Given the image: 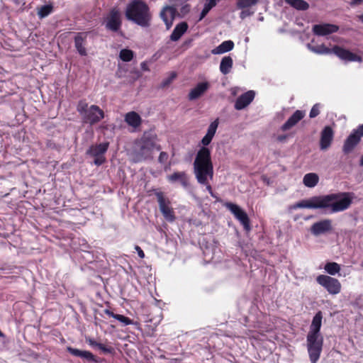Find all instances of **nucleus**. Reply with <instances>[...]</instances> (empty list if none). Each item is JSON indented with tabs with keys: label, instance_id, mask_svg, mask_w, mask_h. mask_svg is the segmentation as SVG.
<instances>
[{
	"label": "nucleus",
	"instance_id": "obj_36",
	"mask_svg": "<svg viewBox=\"0 0 363 363\" xmlns=\"http://www.w3.org/2000/svg\"><path fill=\"white\" fill-rule=\"evenodd\" d=\"M53 6L52 4H45L40 8H38V16L39 18L42 19L49 16L53 11Z\"/></svg>",
	"mask_w": 363,
	"mask_h": 363
},
{
	"label": "nucleus",
	"instance_id": "obj_37",
	"mask_svg": "<svg viewBox=\"0 0 363 363\" xmlns=\"http://www.w3.org/2000/svg\"><path fill=\"white\" fill-rule=\"evenodd\" d=\"M218 0H208V2L205 3L203 8L200 13L199 21H201L210 11V10L216 6Z\"/></svg>",
	"mask_w": 363,
	"mask_h": 363
},
{
	"label": "nucleus",
	"instance_id": "obj_25",
	"mask_svg": "<svg viewBox=\"0 0 363 363\" xmlns=\"http://www.w3.org/2000/svg\"><path fill=\"white\" fill-rule=\"evenodd\" d=\"M209 84L207 82L198 83L194 88H193L188 95V99L190 101L195 100L199 98L205 91L208 90Z\"/></svg>",
	"mask_w": 363,
	"mask_h": 363
},
{
	"label": "nucleus",
	"instance_id": "obj_19",
	"mask_svg": "<svg viewBox=\"0 0 363 363\" xmlns=\"http://www.w3.org/2000/svg\"><path fill=\"white\" fill-rule=\"evenodd\" d=\"M177 13V9L171 6H166L160 11V18L165 23L167 29H169L172 26Z\"/></svg>",
	"mask_w": 363,
	"mask_h": 363
},
{
	"label": "nucleus",
	"instance_id": "obj_51",
	"mask_svg": "<svg viewBox=\"0 0 363 363\" xmlns=\"http://www.w3.org/2000/svg\"><path fill=\"white\" fill-rule=\"evenodd\" d=\"M141 68L143 69V70H147L148 69L146 67V64L145 62H142L141 64Z\"/></svg>",
	"mask_w": 363,
	"mask_h": 363
},
{
	"label": "nucleus",
	"instance_id": "obj_21",
	"mask_svg": "<svg viewBox=\"0 0 363 363\" xmlns=\"http://www.w3.org/2000/svg\"><path fill=\"white\" fill-rule=\"evenodd\" d=\"M67 351L74 357H80L83 359H85L89 363H98L96 357L89 351L86 350H80L77 348H74L72 347H67Z\"/></svg>",
	"mask_w": 363,
	"mask_h": 363
},
{
	"label": "nucleus",
	"instance_id": "obj_32",
	"mask_svg": "<svg viewBox=\"0 0 363 363\" xmlns=\"http://www.w3.org/2000/svg\"><path fill=\"white\" fill-rule=\"evenodd\" d=\"M86 341L89 343L90 346L99 348L104 354H113L114 352V349L112 347H107L102 343L97 342L95 340L92 338H86Z\"/></svg>",
	"mask_w": 363,
	"mask_h": 363
},
{
	"label": "nucleus",
	"instance_id": "obj_34",
	"mask_svg": "<svg viewBox=\"0 0 363 363\" xmlns=\"http://www.w3.org/2000/svg\"><path fill=\"white\" fill-rule=\"evenodd\" d=\"M285 2L298 11H306L309 8L308 3L304 0H285Z\"/></svg>",
	"mask_w": 363,
	"mask_h": 363
},
{
	"label": "nucleus",
	"instance_id": "obj_45",
	"mask_svg": "<svg viewBox=\"0 0 363 363\" xmlns=\"http://www.w3.org/2000/svg\"><path fill=\"white\" fill-rule=\"evenodd\" d=\"M46 147L52 150L57 149V147L56 143L52 140H48L46 141Z\"/></svg>",
	"mask_w": 363,
	"mask_h": 363
},
{
	"label": "nucleus",
	"instance_id": "obj_38",
	"mask_svg": "<svg viewBox=\"0 0 363 363\" xmlns=\"http://www.w3.org/2000/svg\"><path fill=\"white\" fill-rule=\"evenodd\" d=\"M119 56L123 62H130L134 57V52L129 49H123L121 50Z\"/></svg>",
	"mask_w": 363,
	"mask_h": 363
},
{
	"label": "nucleus",
	"instance_id": "obj_42",
	"mask_svg": "<svg viewBox=\"0 0 363 363\" xmlns=\"http://www.w3.org/2000/svg\"><path fill=\"white\" fill-rule=\"evenodd\" d=\"M320 104H315L313 106V107L311 109L309 117L311 118H313L316 116H318L320 114Z\"/></svg>",
	"mask_w": 363,
	"mask_h": 363
},
{
	"label": "nucleus",
	"instance_id": "obj_56",
	"mask_svg": "<svg viewBox=\"0 0 363 363\" xmlns=\"http://www.w3.org/2000/svg\"><path fill=\"white\" fill-rule=\"evenodd\" d=\"M0 337H4V334L0 330Z\"/></svg>",
	"mask_w": 363,
	"mask_h": 363
},
{
	"label": "nucleus",
	"instance_id": "obj_8",
	"mask_svg": "<svg viewBox=\"0 0 363 363\" xmlns=\"http://www.w3.org/2000/svg\"><path fill=\"white\" fill-rule=\"evenodd\" d=\"M159 208L166 220L173 222L176 217L173 208L171 207L169 199L164 195L162 191H156Z\"/></svg>",
	"mask_w": 363,
	"mask_h": 363
},
{
	"label": "nucleus",
	"instance_id": "obj_26",
	"mask_svg": "<svg viewBox=\"0 0 363 363\" xmlns=\"http://www.w3.org/2000/svg\"><path fill=\"white\" fill-rule=\"evenodd\" d=\"M323 313L322 311H318L313 318L308 333L321 334L320 328L322 325Z\"/></svg>",
	"mask_w": 363,
	"mask_h": 363
},
{
	"label": "nucleus",
	"instance_id": "obj_3",
	"mask_svg": "<svg viewBox=\"0 0 363 363\" xmlns=\"http://www.w3.org/2000/svg\"><path fill=\"white\" fill-rule=\"evenodd\" d=\"M125 16L127 20L142 28L151 26L152 15L147 4L143 0H132L126 6Z\"/></svg>",
	"mask_w": 363,
	"mask_h": 363
},
{
	"label": "nucleus",
	"instance_id": "obj_49",
	"mask_svg": "<svg viewBox=\"0 0 363 363\" xmlns=\"http://www.w3.org/2000/svg\"><path fill=\"white\" fill-rule=\"evenodd\" d=\"M287 138L286 135H279L278 136V140L280 142L284 141Z\"/></svg>",
	"mask_w": 363,
	"mask_h": 363
},
{
	"label": "nucleus",
	"instance_id": "obj_2",
	"mask_svg": "<svg viewBox=\"0 0 363 363\" xmlns=\"http://www.w3.org/2000/svg\"><path fill=\"white\" fill-rule=\"evenodd\" d=\"M194 173L199 184L206 186L210 194H213V189L208 179L213 177V164L211 160V150L208 147H201L197 152L194 163Z\"/></svg>",
	"mask_w": 363,
	"mask_h": 363
},
{
	"label": "nucleus",
	"instance_id": "obj_10",
	"mask_svg": "<svg viewBox=\"0 0 363 363\" xmlns=\"http://www.w3.org/2000/svg\"><path fill=\"white\" fill-rule=\"evenodd\" d=\"M316 281L318 284L323 286L330 294L335 295L340 292L341 284L335 278L320 274L317 277Z\"/></svg>",
	"mask_w": 363,
	"mask_h": 363
},
{
	"label": "nucleus",
	"instance_id": "obj_41",
	"mask_svg": "<svg viewBox=\"0 0 363 363\" xmlns=\"http://www.w3.org/2000/svg\"><path fill=\"white\" fill-rule=\"evenodd\" d=\"M177 77V73L175 72H172L169 74V76L162 80L161 82L160 87V88H165L168 86L172 81L176 79Z\"/></svg>",
	"mask_w": 363,
	"mask_h": 363
},
{
	"label": "nucleus",
	"instance_id": "obj_28",
	"mask_svg": "<svg viewBox=\"0 0 363 363\" xmlns=\"http://www.w3.org/2000/svg\"><path fill=\"white\" fill-rule=\"evenodd\" d=\"M125 122L133 128H138L141 124V118L140 115L135 112L131 111L125 114Z\"/></svg>",
	"mask_w": 363,
	"mask_h": 363
},
{
	"label": "nucleus",
	"instance_id": "obj_18",
	"mask_svg": "<svg viewBox=\"0 0 363 363\" xmlns=\"http://www.w3.org/2000/svg\"><path fill=\"white\" fill-rule=\"evenodd\" d=\"M334 137V131L333 128L326 125L323 128L320 133V148L322 150L328 149L333 140Z\"/></svg>",
	"mask_w": 363,
	"mask_h": 363
},
{
	"label": "nucleus",
	"instance_id": "obj_52",
	"mask_svg": "<svg viewBox=\"0 0 363 363\" xmlns=\"http://www.w3.org/2000/svg\"><path fill=\"white\" fill-rule=\"evenodd\" d=\"M359 165L363 166V155H362L359 158Z\"/></svg>",
	"mask_w": 363,
	"mask_h": 363
},
{
	"label": "nucleus",
	"instance_id": "obj_35",
	"mask_svg": "<svg viewBox=\"0 0 363 363\" xmlns=\"http://www.w3.org/2000/svg\"><path fill=\"white\" fill-rule=\"evenodd\" d=\"M340 269V265L335 262H328L325 264L324 267L325 272L331 276H334L339 273Z\"/></svg>",
	"mask_w": 363,
	"mask_h": 363
},
{
	"label": "nucleus",
	"instance_id": "obj_20",
	"mask_svg": "<svg viewBox=\"0 0 363 363\" xmlns=\"http://www.w3.org/2000/svg\"><path fill=\"white\" fill-rule=\"evenodd\" d=\"M255 93L250 90L245 92L238 97L235 102L234 107L236 110H242L247 107L254 99Z\"/></svg>",
	"mask_w": 363,
	"mask_h": 363
},
{
	"label": "nucleus",
	"instance_id": "obj_11",
	"mask_svg": "<svg viewBox=\"0 0 363 363\" xmlns=\"http://www.w3.org/2000/svg\"><path fill=\"white\" fill-rule=\"evenodd\" d=\"M362 136H363V124L359 125L357 130H354L346 138L342 147L344 154L347 155L350 153L359 143Z\"/></svg>",
	"mask_w": 363,
	"mask_h": 363
},
{
	"label": "nucleus",
	"instance_id": "obj_24",
	"mask_svg": "<svg viewBox=\"0 0 363 363\" xmlns=\"http://www.w3.org/2000/svg\"><path fill=\"white\" fill-rule=\"evenodd\" d=\"M167 179L171 183L179 182L184 188L189 186V177L185 172H175L168 175Z\"/></svg>",
	"mask_w": 363,
	"mask_h": 363
},
{
	"label": "nucleus",
	"instance_id": "obj_5",
	"mask_svg": "<svg viewBox=\"0 0 363 363\" xmlns=\"http://www.w3.org/2000/svg\"><path fill=\"white\" fill-rule=\"evenodd\" d=\"M77 111L82 117L84 124L93 125L104 118V112L97 105L88 107L85 99L79 100L77 105Z\"/></svg>",
	"mask_w": 363,
	"mask_h": 363
},
{
	"label": "nucleus",
	"instance_id": "obj_53",
	"mask_svg": "<svg viewBox=\"0 0 363 363\" xmlns=\"http://www.w3.org/2000/svg\"><path fill=\"white\" fill-rule=\"evenodd\" d=\"M213 198H215L217 200L218 199V196L213 191V194H210Z\"/></svg>",
	"mask_w": 363,
	"mask_h": 363
},
{
	"label": "nucleus",
	"instance_id": "obj_39",
	"mask_svg": "<svg viewBox=\"0 0 363 363\" xmlns=\"http://www.w3.org/2000/svg\"><path fill=\"white\" fill-rule=\"evenodd\" d=\"M225 207L236 217L242 211H243L238 205L227 202L225 203Z\"/></svg>",
	"mask_w": 363,
	"mask_h": 363
},
{
	"label": "nucleus",
	"instance_id": "obj_43",
	"mask_svg": "<svg viewBox=\"0 0 363 363\" xmlns=\"http://www.w3.org/2000/svg\"><path fill=\"white\" fill-rule=\"evenodd\" d=\"M169 155L166 152H161L158 157V162L162 164H164L167 162Z\"/></svg>",
	"mask_w": 363,
	"mask_h": 363
},
{
	"label": "nucleus",
	"instance_id": "obj_48",
	"mask_svg": "<svg viewBox=\"0 0 363 363\" xmlns=\"http://www.w3.org/2000/svg\"><path fill=\"white\" fill-rule=\"evenodd\" d=\"M104 313L108 315L109 317H111V318H116L117 314L116 313H114L113 311H111V310L108 309V308H106L104 311Z\"/></svg>",
	"mask_w": 363,
	"mask_h": 363
},
{
	"label": "nucleus",
	"instance_id": "obj_33",
	"mask_svg": "<svg viewBox=\"0 0 363 363\" xmlns=\"http://www.w3.org/2000/svg\"><path fill=\"white\" fill-rule=\"evenodd\" d=\"M240 223L242 225L243 228L245 232L249 233L252 230V227L250 225V220L247 213L245 211H242L236 217Z\"/></svg>",
	"mask_w": 363,
	"mask_h": 363
},
{
	"label": "nucleus",
	"instance_id": "obj_1",
	"mask_svg": "<svg viewBox=\"0 0 363 363\" xmlns=\"http://www.w3.org/2000/svg\"><path fill=\"white\" fill-rule=\"evenodd\" d=\"M352 203V196L350 193L338 192L301 200L291 205L290 209H320L324 214H332L347 209Z\"/></svg>",
	"mask_w": 363,
	"mask_h": 363
},
{
	"label": "nucleus",
	"instance_id": "obj_16",
	"mask_svg": "<svg viewBox=\"0 0 363 363\" xmlns=\"http://www.w3.org/2000/svg\"><path fill=\"white\" fill-rule=\"evenodd\" d=\"M339 26L335 24H315L313 26V33L318 36H325L337 32Z\"/></svg>",
	"mask_w": 363,
	"mask_h": 363
},
{
	"label": "nucleus",
	"instance_id": "obj_14",
	"mask_svg": "<svg viewBox=\"0 0 363 363\" xmlns=\"http://www.w3.org/2000/svg\"><path fill=\"white\" fill-rule=\"evenodd\" d=\"M259 1V0H236V8L241 10L240 18L243 20L252 16L255 11H251L250 9L256 6Z\"/></svg>",
	"mask_w": 363,
	"mask_h": 363
},
{
	"label": "nucleus",
	"instance_id": "obj_55",
	"mask_svg": "<svg viewBox=\"0 0 363 363\" xmlns=\"http://www.w3.org/2000/svg\"><path fill=\"white\" fill-rule=\"evenodd\" d=\"M358 18H359L360 21H363V14L359 15Z\"/></svg>",
	"mask_w": 363,
	"mask_h": 363
},
{
	"label": "nucleus",
	"instance_id": "obj_50",
	"mask_svg": "<svg viewBox=\"0 0 363 363\" xmlns=\"http://www.w3.org/2000/svg\"><path fill=\"white\" fill-rule=\"evenodd\" d=\"M363 2V0H352L351 2L352 5L360 4Z\"/></svg>",
	"mask_w": 363,
	"mask_h": 363
},
{
	"label": "nucleus",
	"instance_id": "obj_13",
	"mask_svg": "<svg viewBox=\"0 0 363 363\" xmlns=\"http://www.w3.org/2000/svg\"><path fill=\"white\" fill-rule=\"evenodd\" d=\"M152 150L135 141L133 150V155L136 162L152 160Z\"/></svg>",
	"mask_w": 363,
	"mask_h": 363
},
{
	"label": "nucleus",
	"instance_id": "obj_22",
	"mask_svg": "<svg viewBox=\"0 0 363 363\" xmlns=\"http://www.w3.org/2000/svg\"><path fill=\"white\" fill-rule=\"evenodd\" d=\"M305 116V111L301 110H296L281 126L282 131H286L295 126Z\"/></svg>",
	"mask_w": 363,
	"mask_h": 363
},
{
	"label": "nucleus",
	"instance_id": "obj_29",
	"mask_svg": "<svg viewBox=\"0 0 363 363\" xmlns=\"http://www.w3.org/2000/svg\"><path fill=\"white\" fill-rule=\"evenodd\" d=\"M234 48V43L229 40L221 43L218 46L212 50L214 55H220L232 50Z\"/></svg>",
	"mask_w": 363,
	"mask_h": 363
},
{
	"label": "nucleus",
	"instance_id": "obj_40",
	"mask_svg": "<svg viewBox=\"0 0 363 363\" xmlns=\"http://www.w3.org/2000/svg\"><path fill=\"white\" fill-rule=\"evenodd\" d=\"M115 319L123 323L124 325L138 324L137 322H134L133 320L130 319V318L120 314H117Z\"/></svg>",
	"mask_w": 363,
	"mask_h": 363
},
{
	"label": "nucleus",
	"instance_id": "obj_30",
	"mask_svg": "<svg viewBox=\"0 0 363 363\" xmlns=\"http://www.w3.org/2000/svg\"><path fill=\"white\" fill-rule=\"evenodd\" d=\"M233 65V60L230 56H225L222 58L220 64V72L223 74H228Z\"/></svg>",
	"mask_w": 363,
	"mask_h": 363
},
{
	"label": "nucleus",
	"instance_id": "obj_4",
	"mask_svg": "<svg viewBox=\"0 0 363 363\" xmlns=\"http://www.w3.org/2000/svg\"><path fill=\"white\" fill-rule=\"evenodd\" d=\"M307 48L311 52L318 55L334 54L340 60L346 62L362 61V57L360 56L339 45H334L332 48H328L324 44L313 45L311 43H308Z\"/></svg>",
	"mask_w": 363,
	"mask_h": 363
},
{
	"label": "nucleus",
	"instance_id": "obj_54",
	"mask_svg": "<svg viewBox=\"0 0 363 363\" xmlns=\"http://www.w3.org/2000/svg\"><path fill=\"white\" fill-rule=\"evenodd\" d=\"M16 5H19L21 4V1L19 0H12Z\"/></svg>",
	"mask_w": 363,
	"mask_h": 363
},
{
	"label": "nucleus",
	"instance_id": "obj_23",
	"mask_svg": "<svg viewBox=\"0 0 363 363\" xmlns=\"http://www.w3.org/2000/svg\"><path fill=\"white\" fill-rule=\"evenodd\" d=\"M218 124V118H216L214 121L211 123L208 128L206 134L201 140V144L203 145L202 147H208L207 146L211 143L216 134Z\"/></svg>",
	"mask_w": 363,
	"mask_h": 363
},
{
	"label": "nucleus",
	"instance_id": "obj_7",
	"mask_svg": "<svg viewBox=\"0 0 363 363\" xmlns=\"http://www.w3.org/2000/svg\"><path fill=\"white\" fill-rule=\"evenodd\" d=\"M104 25L107 30L118 33L122 26L121 13L117 7L112 8L104 18Z\"/></svg>",
	"mask_w": 363,
	"mask_h": 363
},
{
	"label": "nucleus",
	"instance_id": "obj_6",
	"mask_svg": "<svg viewBox=\"0 0 363 363\" xmlns=\"http://www.w3.org/2000/svg\"><path fill=\"white\" fill-rule=\"evenodd\" d=\"M323 337L321 334L308 333L306 347L311 363H317L323 350Z\"/></svg>",
	"mask_w": 363,
	"mask_h": 363
},
{
	"label": "nucleus",
	"instance_id": "obj_27",
	"mask_svg": "<svg viewBox=\"0 0 363 363\" xmlns=\"http://www.w3.org/2000/svg\"><path fill=\"white\" fill-rule=\"evenodd\" d=\"M188 29V24L186 22L183 21L178 23L174 28L169 38L172 41H177L186 32Z\"/></svg>",
	"mask_w": 363,
	"mask_h": 363
},
{
	"label": "nucleus",
	"instance_id": "obj_44",
	"mask_svg": "<svg viewBox=\"0 0 363 363\" xmlns=\"http://www.w3.org/2000/svg\"><path fill=\"white\" fill-rule=\"evenodd\" d=\"M191 6L189 4L183 5L180 9L181 17L185 16L190 12Z\"/></svg>",
	"mask_w": 363,
	"mask_h": 363
},
{
	"label": "nucleus",
	"instance_id": "obj_12",
	"mask_svg": "<svg viewBox=\"0 0 363 363\" xmlns=\"http://www.w3.org/2000/svg\"><path fill=\"white\" fill-rule=\"evenodd\" d=\"M136 141L152 150L160 151L162 149L161 145L157 144L158 137L154 129L144 131L141 138Z\"/></svg>",
	"mask_w": 363,
	"mask_h": 363
},
{
	"label": "nucleus",
	"instance_id": "obj_15",
	"mask_svg": "<svg viewBox=\"0 0 363 363\" xmlns=\"http://www.w3.org/2000/svg\"><path fill=\"white\" fill-rule=\"evenodd\" d=\"M89 33L90 32L89 31L79 32L75 34V36L74 38V47L77 52L81 56L87 55V51L85 48V44L86 43L87 36Z\"/></svg>",
	"mask_w": 363,
	"mask_h": 363
},
{
	"label": "nucleus",
	"instance_id": "obj_9",
	"mask_svg": "<svg viewBox=\"0 0 363 363\" xmlns=\"http://www.w3.org/2000/svg\"><path fill=\"white\" fill-rule=\"evenodd\" d=\"M109 143L105 142L98 145H92L86 150V155L94 157V164L101 166L106 162L104 154L107 152Z\"/></svg>",
	"mask_w": 363,
	"mask_h": 363
},
{
	"label": "nucleus",
	"instance_id": "obj_47",
	"mask_svg": "<svg viewBox=\"0 0 363 363\" xmlns=\"http://www.w3.org/2000/svg\"><path fill=\"white\" fill-rule=\"evenodd\" d=\"M104 313L108 315L109 317H111V318H116L117 314L116 313H114L113 311H111V310L108 309V308H106L104 311Z\"/></svg>",
	"mask_w": 363,
	"mask_h": 363
},
{
	"label": "nucleus",
	"instance_id": "obj_31",
	"mask_svg": "<svg viewBox=\"0 0 363 363\" xmlns=\"http://www.w3.org/2000/svg\"><path fill=\"white\" fill-rule=\"evenodd\" d=\"M319 182L318 175L315 173H308L304 175L303 179V184L309 188L315 186Z\"/></svg>",
	"mask_w": 363,
	"mask_h": 363
},
{
	"label": "nucleus",
	"instance_id": "obj_17",
	"mask_svg": "<svg viewBox=\"0 0 363 363\" xmlns=\"http://www.w3.org/2000/svg\"><path fill=\"white\" fill-rule=\"evenodd\" d=\"M332 221L330 219H325L316 223H314L311 227V233L318 236L321 234L330 232L332 230Z\"/></svg>",
	"mask_w": 363,
	"mask_h": 363
},
{
	"label": "nucleus",
	"instance_id": "obj_46",
	"mask_svg": "<svg viewBox=\"0 0 363 363\" xmlns=\"http://www.w3.org/2000/svg\"><path fill=\"white\" fill-rule=\"evenodd\" d=\"M135 250H136L138 255V257L140 258H144L145 257V253L143 252V250L141 249V247L138 245H135Z\"/></svg>",
	"mask_w": 363,
	"mask_h": 363
}]
</instances>
